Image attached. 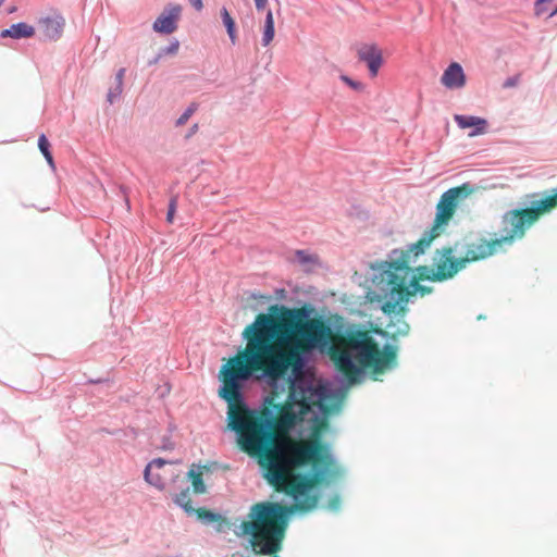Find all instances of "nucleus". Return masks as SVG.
<instances>
[{"label": "nucleus", "mask_w": 557, "mask_h": 557, "mask_svg": "<svg viewBox=\"0 0 557 557\" xmlns=\"http://www.w3.org/2000/svg\"><path fill=\"white\" fill-rule=\"evenodd\" d=\"M530 198V207L508 210L502 216L500 237L495 243H499L503 248L524 238L528 230L557 208V188L550 194H532Z\"/></svg>", "instance_id": "20e7f679"}, {"label": "nucleus", "mask_w": 557, "mask_h": 557, "mask_svg": "<svg viewBox=\"0 0 557 557\" xmlns=\"http://www.w3.org/2000/svg\"><path fill=\"white\" fill-rule=\"evenodd\" d=\"M189 3L197 10L201 11L203 8L202 0H189Z\"/></svg>", "instance_id": "c85d7f7f"}, {"label": "nucleus", "mask_w": 557, "mask_h": 557, "mask_svg": "<svg viewBox=\"0 0 557 557\" xmlns=\"http://www.w3.org/2000/svg\"><path fill=\"white\" fill-rule=\"evenodd\" d=\"M3 2H4V0H0V7L2 5Z\"/></svg>", "instance_id": "473e14b6"}, {"label": "nucleus", "mask_w": 557, "mask_h": 557, "mask_svg": "<svg viewBox=\"0 0 557 557\" xmlns=\"http://www.w3.org/2000/svg\"><path fill=\"white\" fill-rule=\"evenodd\" d=\"M37 147L40 150V152L42 153V156L45 157L50 169L54 172L55 164H54V160H53L52 152H51V144L49 143V140L47 139V137L45 135H41L38 138Z\"/></svg>", "instance_id": "6ab92c4d"}, {"label": "nucleus", "mask_w": 557, "mask_h": 557, "mask_svg": "<svg viewBox=\"0 0 557 557\" xmlns=\"http://www.w3.org/2000/svg\"><path fill=\"white\" fill-rule=\"evenodd\" d=\"M65 20L57 11H50L37 21V39L40 41H55L64 30Z\"/></svg>", "instance_id": "0eeeda50"}, {"label": "nucleus", "mask_w": 557, "mask_h": 557, "mask_svg": "<svg viewBox=\"0 0 557 557\" xmlns=\"http://www.w3.org/2000/svg\"><path fill=\"white\" fill-rule=\"evenodd\" d=\"M473 193V186L463 183L442 194L436 205L435 218L431 228L404 252L401 261L391 263L389 270L386 272V282L391 286L389 294L392 297L395 296L407 305L410 298L417 294L425 296L433 292L432 287L420 285L418 278H409L412 272L409 265L411 258H417L423 253L432 242L444 233L459 205Z\"/></svg>", "instance_id": "7ed1b4c3"}, {"label": "nucleus", "mask_w": 557, "mask_h": 557, "mask_svg": "<svg viewBox=\"0 0 557 557\" xmlns=\"http://www.w3.org/2000/svg\"><path fill=\"white\" fill-rule=\"evenodd\" d=\"M555 0H536L534 3V13L536 16L548 14L549 17L557 14V4L553 5Z\"/></svg>", "instance_id": "a211bd4d"}, {"label": "nucleus", "mask_w": 557, "mask_h": 557, "mask_svg": "<svg viewBox=\"0 0 557 557\" xmlns=\"http://www.w3.org/2000/svg\"><path fill=\"white\" fill-rule=\"evenodd\" d=\"M417 275H409V278H418L419 281H432V282H438L437 278L434 276V269L429 268L426 265L418 267L417 268Z\"/></svg>", "instance_id": "4be33fe9"}, {"label": "nucleus", "mask_w": 557, "mask_h": 557, "mask_svg": "<svg viewBox=\"0 0 557 557\" xmlns=\"http://www.w3.org/2000/svg\"><path fill=\"white\" fill-rule=\"evenodd\" d=\"M176 208H177V197L174 196L171 198L170 200V203H169V210H168V213H166V221L169 223H173L174 221V214L176 212Z\"/></svg>", "instance_id": "393cba45"}, {"label": "nucleus", "mask_w": 557, "mask_h": 557, "mask_svg": "<svg viewBox=\"0 0 557 557\" xmlns=\"http://www.w3.org/2000/svg\"><path fill=\"white\" fill-rule=\"evenodd\" d=\"M187 474L191 481L193 492L195 494H205L207 492V487L202 479V472L196 470L193 466Z\"/></svg>", "instance_id": "dca6fc26"}, {"label": "nucleus", "mask_w": 557, "mask_h": 557, "mask_svg": "<svg viewBox=\"0 0 557 557\" xmlns=\"http://www.w3.org/2000/svg\"><path fill=\"white\" fill-rule=\"evenodd\" d=\"M194 513H196L199 519L206 520L208 522H215L219 520V515H216L206 508L195 509Z\"/></svg>", "instance_id": "b1692460"}, {"label": "nucleus", "mask_w": 557, "mask_h": 557, "mask_svg": "<svg viewBox=\"0 0 557 557\" xmlns=\"http://www.w3.org/2000/svg\"><path fill=\"white\" fill-rule=\"evenodd\" d=\"M15 11V8H10L9 13H12Z\"/></svg>", "instance_id": "2f4dec72"}, {"label": "nucleus", "mask_w": 557, "mask_h": 557, "mask_svg": "<svg viewBox=\"0 0 557 557\" xmlns=\"http://www.w3.org/2000/svg\"><path fill=\"white\" fill-rule=\"evenodd\" d=\"M221 17L232 44L235 45L237 41L235 21L226 8L221 9Z\"/></svg>", "instance_id": "aec40b11"}, {"label": "nucleus", "mask_w": 557, "mask_h": 557, "mask_svg": "<svg viewBox=\"0 0 557 557\" xmlns=\"http://www.w3.org/2000/svg\"><path fill=\"white\" fill-rule=\"evenodd\" d=\"M275 29H274V17L272 11H268L264 25L262 27V46H269L274 39Z\"/></svg>", "instance_id": "2eb2a0df"}, {"label": "nucleus", "mask_w": 557, "mask_h": 557, "mask_svg": "<svg viewBox=\"0 0 557 557\" xmlns=\"http://www.w3.org/2000/svg\"><path fill=\"white\" fill-rule=\"evenodd\" d=\"M124 75H125V69H120L116 73V87L114 89H111L109 92H108V100L109 102H113L115 98H117L121 94H122V90H123V79H124Z\"/></svg>", "instance_id": "412c9836"}, {"label": "nucleus", "mask_w": 557, "mask_h": 557, "mask_svg": "<svg viewBox=\"0 0 557 557\" xmlns=\"http://www.w3.org/2000/svg\"><path fill=\"white\" fill-rule=\"evenodd\" d=\"M243 354L244 348L220 370L219 396L227 403L228 425L238 434L240 449L258 458L274 490L293 497L298 510H312L319 495L311 491L341 474L330 445L321 438L329 422L318 419L307 438L280 435L302 420L313 406H320L321 394L312 386L292 383L284 404H275L270 396L259 412L248 409L242 396L243 384L255 374L264 376L262 370L249 369L245 373L243 367L248 361Z\"/></svg>", "instance_id": "f257e3e1"}, {"label": "nucleus", "mask_w": 557, "mask_h": 557, "mask_svg": "<svg viewBox=\"0 0 557 557\" xmlns=\"http://www.w3.org/2000/svg\"><path fill=\"white\" fill-rule=\"evenodd\" d=\"M246 341L243 357L249 369L262 370L271 381L283 379L289 369L302 366V355L329 347L336 368L349 382H356L362 369L383 373L396 361V348L381 350L369 331L347 330L334 333L321 317L309 318L306 307L272 305L268 313H259L243 331Z\"/></svg>", "instance_id": "f03ea898"}, {"label": "nucleus", "mask_w": 557, "mask_h": 557, "mask_svg": "<svg viewBox=\"0 0 557 557\" xmlns=\"http://www.w3.org/2000/svg\"><path fill=\"white\" fill-rule=\"evenodd\" d=\"M178 48H180L178 41H174L169 47L165 48L164 52L166 54H175L178 51Z\"/></svg>", "instance_id": "cd10ccee"}, {"label": "nucleus", "mask_w": 557, "mask_h": 557, "mask_svg": "<svg viewBox=\"0 0 557 557\" xmlns=\"http://www.w3.org/2000/svg\"><path fill=\"white\" fill-rule=\"evenodd\" d=\"M182 8L173 4L166 8L153 23V30L162 34H172L177 28Z\"/></svg>", "instance_id": "1a4fd4ad"}, {"label": "nucleus", "mask_w": 557, "mask_h": 557, "mask_svg": "<svg viewBox=\"0 0 557 557\" xmlns=\"http://www.w3.org/2000/svg\"><path fill=\"white\" fill-rule=\"evenodd\" d=\"M454 120L460 128L473 127L474 129L469 134L471 137L486 132L487 122L483 117L456 114Z\"/></svg>", "instance_id": "ddd939ff"}, {"label": "nucleus", "mask_w": 557, "mask_h": 557, "mask_svg": "<svg viewBox=\"0 0 557 557\" xmlns=\"http://www.w3.org/2000/svg\"><path fill=\"white\" fill-rule=\"evenodd\" d=\"M518 83H519V76L509 77L504 82L503 87L511 88V87L517 86Z\"/></svg>", "instance_id": "bb28decb"}, {"label": "nucleus", "mask_w": 557, "mask_h": 557, "mask_svg": "<svg viewBox=\"0 0 557 557\" xmlns=\"http://www.w3.org/2000/svg\"><path fill=\"white\" fill-rule=\"evenodd\" d=\"M382 311L391 315L386 327L393 338L408 335L410 326L405 320V315L408 312V307L405 302L400 301L395 296L392 297L388 293V299L382 305Z\"/></svg>", "instance_id": "39448f33"}, {"label": "nucleus", "mask_w": 557, "mask_h": 557, "mask_svg": "<svg viewBox=\"0 0 557 557\" xmlns=\"http://www.w3.org/2000/svg\"><path fill=\"white\" fill-rule=\"evenodd\" d=\"M166 463L168 461L162 458L153 459L145 469V480L157 488L162 490L166 479L163 469Z\"/></svg>", "instance_id": "9b49d317"}, {"label": "nucleus", "mask_w": 557, "mask_h": 557, "mask_svg": "<svg viewBox=\"0 0 557 557\" xmlns=\"http://www.w3.org/2000/svg\"><path fill=\"white\" fill-rule=\"evenodd\" d=\"M173 502L182 507L186 513L193 515L195 508L191 506V497L188 488L183 490L181 493L173 496Z\"/></svg>", "instance_id": "f3484780"}, {"label": "nucleus", "mask_w": 557, "mask_h": 557, "mask_svg": "<svg viewBox=\"0 0 557 557\" xmlns=\"http://www.w3.org/2000/svg\"><path fill=\"white\" fill-rule=\"evenodd\" d=\"M258 10H263L267 5L268 0H253Z\"/></svg>", "instance_id": "c756f323"}, {"label": "nucleus", "mask_w": 557, "mask_h": 557, "mask_svg": "<svg viewBox=\"0 0 557 557\" xmlns=\"http://www.w3.org/2000/svg\"><path fill=\"white\" fill-rule=\"evenodd\" d=\"M433 260L434 276L441 282L453 278L463 269V261L460 258H454V248L450 246L437 249Z\"/></svg>", "instance_id": "423d86ee"}, {"label": "nucleus", "mask_w": 557, "mask_h": 557, "mask_svg": "<svg viewBox=\"0 0 557 557\" xmlns=\"http://www.w3.org/2000/svg\"><path fill=\"white\" fill-rule=\"evenodd\" d=\"M358 58L367 63L370 75L375 77L383 64L382 50L375 45H363L358 50Z\"/></svg>", "instance_id": "9d476101"}, {"label": "nucleus", "mask_w": 557, "mask_h": 557, "mask_svg": "<svg viewBox=\"0 0 557 557\" xmlns=\"http://www.w3.org/2000/svg\"><path fill=\"white\" fill-rule=\"evenodd\" d=\"M495 242L496 238H478L476 240L468 243L466 246L465 256L460 258L461 261H463V269L470 262L480 261L503 250L504 248L502 247V245Z\"/></svg>", "instance_id": "6e6552de"}, {"label": "nucleus", "mask_w": 557, "mask_h": 557, "mask_svg": "<svg viewBox=\"0 0 557 557\" xmlns=\"http://www.w3.org/2000/svg\"><path fill=\"white\" fill-rule=\"evenodd\" d=\"M35 34V28L32 25H28L24 22L16 23L11 25L9 28H5L0 32L1 38H13V39H22L29 38Z\"/></svg>", "instance_id": "4468645a"}, {"label": "nucleus", "mask_w": 557, "mask_h": 557, "mask_svg": "<svg viewBox=\"0 0 557 557\" xmlns=\"http://www.w3.org/2000/svg\"><path fill=\"white\" fill-rule=\"evenodd\" d=\"M441 83L449 89H459L466 85V75L462 66L457 63H450L444 71Z\"/></svg>", "instance_id": "f8f14e48"}, {"label": "nucleus", "mask_w": 557, "mask_h": 557, "mask_svg": "<svg viewBox=\"0 0 557 557\" xmlns=\"http://www.w3.org/2000/svg\"><path fill=\"white\" fill-rule=\"evenodd\" d=\"M341 79L346 84L348 85L350 88L355 89V90H362L363 89V85L360 83V82H356V81H352L350 77L346 76V75H342L341 76Z\"/></svg>", "instance_id": "a878e982"}, {"label": "nucleus", "mask_w": 557, "mask_h": 557, "mask_svg": "<svg viewBox=\"0 0 557 557\" xmlns=\"http://www.w3.org/2000/svg\"><path fill=\"white\" fill-rule=\"evenodd\" d=\"M198 104L196 102H191L185 112L177 119L176 125L183 126L187 123L190 116L197 111Z\"/></svg>", "instance_id": "5701e85b"}, {"label": "nucleus", "mask_w": 557, "mask_h": 557, "mask_svg": "<svg viewBox=\"0 0 557 557\" xmlns=\"http://www.w3.org/2000/svg\"><path fill=\"white\" fill-rule=\"evenodd\" d=\"M198 128H199L198 124H194L190 127L189 133L187 134L186 137L189 138L191 135L196 134L198 132Z\"/></svg>", "instance_id": "7c9ffc66"}]
</instances>
